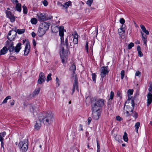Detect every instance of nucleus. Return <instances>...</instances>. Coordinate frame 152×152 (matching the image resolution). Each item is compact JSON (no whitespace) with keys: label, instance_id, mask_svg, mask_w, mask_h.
Returning a JSON list of instances; mask_svg holds the SVG:
<instances>
[{"label":"nucleus","instance_id":"obj_1","mask_svg":"<svg viewBox=\"0 0 152 152\" xmlns=\"http://www.w3.org/2000/svg\"><path fill=\"white\" fill-rule=\"evenodd\" d=\"M39 119L42 120L45 125H50L54 120L53 114L51 112L41 114L39 115Z\"/></svg>","mask_w":152,"mask_h":152},{"label":"nucleus","instance_id":"obj_2","mask_svg":"<svg viewBox=\"0 0 152 152\" xmlns=\"http://www.w3.org/2000/svg\"><path fill=\"white\" fill-rule=\"evenodd\" d=\"M54 28L56 29L57 28L59 29V35L61 37V43L64 45H65L67 48L69 47V46L68 44V40L67 38L66 39L65 42H64V32L66 31L64 29V27L63 26L58 27L56 26L53 28H52V31L54 32H56L57 31H55L54 30Z\"/></svg>","mask_w":152,"mask_h":152},{"label":"nucleus","instance_id":"obj_3","mask_svg":"<svg viewBox=\"0 0 152 152\" xmlns=\"http://www.w3.org/2000/svg\"><path fill=\"white\" fill-rule=\"evenodd\" d=\"M134 105L133 100H127L125 102L124 110V112L125 111L127 116L130 115V113L133 112Z\"/></svg>","mask_w":152,"mask_h":152},{"label":"nucleus","instance_id":"obj_4","mask_svg":"<svg viewBox=\"0 0 152 152\" xmlns=\"http://www.w3.org/2000/svg\"><path fill=\"white\" fill-rule=\"evenodd\" d=\"M21 152H26L28 148V140H25L24 142H20L19 144Z\"/></svg>","mask_w":152,"mask_h":152},{"label":"nucleus","instance_id":"obj_5","mask_svg":"<svg viewBox=\"0 0 152 152\" xmlns=\"http://www.w3.org/2000/svg\"><path fill=\"white\" fill-rule=\"evenodd\" d=\"M150 86L148 89L149 92L147 95V106L148 107L152 102V84H149Z\"/></svg>","mask_w":152,"mask_h":152},{"label":"nucleus","instance_id":"obj_6","mask_svg":"<svg viewBox=\"0 0 152 152\" xmlns=\"http://www.w3.org/2000/svg\"><path fill=\"white\" fill-rule=\"evenodd\" d=\"M78 35L77 33L75 34L73 36V35L70 36L69 37V41L70 43V46H72V45L71 44V41H72L73 39V42L74 44H77L78 42Z\"/></svg>","mask_w":152,"mask_h":152},{"label":"nucleus","instance_id":"obj_7","mask_svg":"<svg viewBox=\"0 0 152 152\" xmlns=\"http://www.w3.org/2000/svg\"><path fill=\"white\" fill-rule=\"evenodd\" d=\"M108 66H102L101 68L100 75L102 78L104 77L109 72V70H108L107 68Z\"/></svg>","mask_w":152,"mask_h":152},{"label":"nucleus","instance_id":"obj_8","mask_svg":"<svg viewBox=\"0 0 152 152\" xmlns=\"http://www.w3.org/2000/svg\"><path fill=\"white\" fill-rule=\"evenodd\" d=\"M46 78L44 74L42 72H41L39 75L37 83L39 84H41L45 80Z\"/></svg>","mask_w":152,"mask_h":152},{"label":"nucleus","instance_id":"obj_9","mask_svg":"<svg viewBox=\"0 0 152 152\" xmlns=\"http://www.w3.org/2000/svg\"><path fill=\"white\" fill-rule=\"evenodd\" d=\"M72 77L74 78V82L73 83V87L72 88V94L74 92L75 88H76L77 90H78V86L77 85L78 80L76 75H75V76H73Z\"/></svg>","mask_w":152,"mask_h":152},{"label":"nucleus","instance_id":"obj_10","mask_svg":"<svg viewBox=\"0 0 152 152\" xmlns=\"http://www.w3.org/2000/svg\"><path fill=\"white\" fill-rule=\"evenodd\" d=\"M92 112H100V107L95 103H91Z\"/></svg>","mask_w":152,"mask_h":152},{"label":"nucleus","instance_id":"obj_11","mask_svg":"<svg viewBox=\"0 0 152 152\" xmlns=\"http://www.w3.org/2000/svg\"><path fill=\"white\" fill-rule=\"evenodd\" d=\"M37 16L38 20L39 21H44L46 20L45 14L44 13H39L37 14Z\"/></svg>","mask_w":152,"mask_h":152},{"label":"nucleus","instance_id":"obj_12","mask_svg":"<svg viewBox=\"0 0 152 152\" xmlns=\"http://www.w3.org/2000/svg\"><path fill=\"white\" fill-rule=\"evenodd\" d=\"M50 23L48 22H44L41 23L40 25V28H42L46 31L49 28Z\"/></svg>","mask_w":152,"mask_h":152},{"label":"nucleus","instance_id":"obj_13","mask_svg":"<svg viewBox=\"0 0 152 152\" xmlns=\"http://www.w3.org/2000/svg\"><path fill=\"white\" fill-rule=\"evenodd\" d=\"M92 118L95 120H98L100 115V111L92 112Z\"/></svg>","mask_w":152,"mask_h":152},{"label":"nucleus","instance_id":"obj_14","mask_svg":"<svg viewBox=\"0 0 152 152\" xmlns=\"http://www.w3.org/2000/svg\"><path fill=\"white\" fill-rule=\"evenodd\" d=\"M96 104L100 107L103 106L104 104V100L102 99H99L96 100L95 102Z\"/></svg>","mask_w":152,"mask_h":152},{"label":"nucleus","instance_id":"obj_15","mask_svg":"<svg viewBox=\"0 0 152 152\" xmlns=\"http://www.w3.org/2000/svg\"><path fill=\"white\" fill-rule=\"evenodd\" d=\"M42 120H40L39 118V120L36 121L35 125L34 126V129L37 130H39L41 126V121Z\"/></svg>","mask_w":152,"mask_h":152},{"label":"nucleus","instance_id":"obj_16","mask_svg":"<svg viewBox=\"0 0 152 152\" xmlns=\"http://www.w3.org/2000/svg\"><path fill=\"white\" fill-rule=\"evenodd\" d=\"M30 48V46L29 43L28 42H27L24 51V55H27L28 54L29 52Z\"/></svg>","mask_w":152,"mask_h":152},{"label":"nucleus","instance_id":"obj_17","mask_svg":"<svg viewBox=\"0 0 152 152\" xmlns=\"http://www.w3.org/2000/svg\"><path fill=\"white\" fill-rule=\"evenodd\" d=\"M7 44H10L8 48L10 52H14V48L13 46L14 45L13 42H11V41H7Z\"/></svg>","mask_w":152,"mask_h":152},{"label":"nucleus","instance_id":"obj_18","mask_svg":"<svg viewBox=\"0 0 152 152\" xmlns=\"http://www.w3.org/2000/svg\"><path fill=\"white\" fill-rule=\"evenodd\" d=\"M64 53V49L63 48L62 50L60 51V56L62 62L63 63H65V61L66 60V57L63 55Z\"/></svg>","mask_w":152,"mask_h":152},{"label":"nucleus","instance_id":"obj_19","mask_svg":"<svg viewBox=\"0 0 152 152\" xmlns=\"http://www.w3.org/2000/svg\"><path fill=\"white\" fill-rule=\"evenodd\" d=\"M46 31L39 26V30L38 32V35L39 36L41 37L45 34Z\"/></svg>","mask_w":152,"mask_h":152},{"label":"nucleus","instance_id":"obj_20","mask_svg":"<svg viewBox=\"0 0 152 152\" xmlns=\"http://www.w3.org/2000/svg\"><path fill=\"white\" fill-rule=\"evenodd\" d=\"M22 44L21 43H18L17 44L16 47L14 48V52L18 53L21 49L20 46Z\"/></svg>","mask_w":152,"mask_h":152},{"label":"nucleus","instance_id":"obj_21","mask_svg":"<svg viewBox=\"0 0 152 152\" xmlns=\"http://www.w3.org/2000/svg\"><path fill=\"white\" fill-rule=\"evenodd\" d=\"M141 34L142 35V39L144 43V44H146L147 36L142 31L141 32Z\"/></svg>","mask_w":152,"mask_h":152},{"label":"nucleus","instance_id":"obj_22","mask_svg":"<svg viewBox=\"0 0 152 152\" xmlns=\"http://www.w3.org/2000/svg\"><path fill=\"white\" fill-rule=\"evenodd\" d=\"M7 51L8 49L6 47H4L0 50V55L5 54L7 52Z\"/></svg>","mask_w":152,"mask_h":152},{"label":"nucleus","instance_id":"obj_23","mask_svg":"<svg viewBox=\"0 0 152 152\" xmlns=\"http://www.w3.org/2000/svg\"><path fill=\"white\" fill-rule=\"evenodd\" d=\"M140 27L143 31L145 33L146 35H148L149 34V31L146 30L145 27L142 25L141 24Z\"/></svg>","mask_w":152,"mask_h":152},{"label":"nucleus","instance_id":"obj_24","mask_svg":"<svg viewBox=\"0 0 152 152\" xmlns=\"http://www.w3.org/2000/svg\"><path fill=\"white\" fill-rule=\"evenodd\" d=\"M76 68L75 66L74 65V64H71V66H70V70L72 71L73 74H74L75 73V72L76 70Z\"/></svg>","mask_w":152,"mask_h":152},{"label":"nucleus","instance_id":"obj_25","mask_svg":"<svg viewBox=\"0 0 152 152\" xmlns=\"http://www.w3.org/2000/svg\"><path fill=\"white\" fill-rule=\"evenodd\" d=\"M15 8L16 10L18 12H20L21 10V6L20 4L18 3L16 6Z\"/></svg>","mask_w":152,"mask_h":152},{"label":"nucleus","instance_id":"obj_26","mask_svg":"<svg viewBox=\"0 0 152 152\" xmlns=\"http://www.w3.org/2000/svg\"><path fill=\"white\" fill-rule=\"evenodd\" d=\"M140 126V123L139 122L136 123L134 126L135 128V130L136 132L137 133L138 132V130L139 127Z\"/></svg>","mask_w":152,"mask_h":152},{"label":"nucleus","instance_id":"obj_27","mask_svg":"<svg viewBox=\"0 0 152 152\" xmlns=\"http://www.w3.org/2000/svg\"><path fill=\"white\" fill-rule=\"evenodd\" d=\"M40 90V88H37L35 89V91L33 92V95L34 96L38 94L39 93Z\"/></svg>","mask_w":152,"mask_h":152},{"label":"nucleus","instance_id":"obj_28","mask_svg":"<svg viewBox=\"0 0 152 152\" xmlns=\"http://www.w3.org/2000/svg\"><path fill=\"white\" fill-rule=\"evenodd\" d=\"M6 134V133L5 132H4L1 133H0V141H3V137H4Z\"/></svg>","mask_w":152,"mask_h":152},{"label":"nucleus","instance_id":"obj_29","mask_svg":"<svg viewBox=\"0 0 152 152\" xmlns=\"http://www.w3.org/2000/svg\"><path fill=\"white\" fill-rule=\"evenodd\" d=\"M115 139L117 141L120 142H121L122 140V138L121 136L119 135H117L115 137Z\"/></svg>","mask_w":152,"mask_h":152},{"label":"nucleus","instance_id":"obj_30","mask_svg":"<svg viewBox=\"0 0 152 152\" xmlns=\"http://www.w3.org/2000/svg\"><path fill=\"white\" fill-rule=\"evenodd\" d=\"M71 4V2L70 1H69L65 3L64 4L62 5V6H63L64 8L66 9Z\"/></svg>","mask_w":152,"mask_h":152},{"label":"nucleus","instance_id":"obj_31","mask_svg":"<svg viewBox=\"0 0 152 152\" xmlns=\"http://www.w3.org/2000/svg\"><path fill=\"white\" fill-rule=\"evenodd\" d=\"M123 138L125 142H127L128 141V138L127 137V134L126 132L124 133V135L123 136Z\"/></svg>","mask_w":152,"mask_h":152},{"label":"nucleus","instance_id":"obj_32","mask_svg":"<svg viewBox=\"0 0 152 152\" xmlns=\"http://www.w3.org/2000/svg\"><path fill=\"white\" fill-rule=\"evenodd\" d=\"M31 22L33 24H36L37 22V19L35 18H33L31 20Z\"/></svg>","mask_w":152,"mask_h":152},{"label":"nucleus","instance_id":"obj_33","mask_svg":"<svg viewBox=\"0 0 152 152\" xmlns=\"http://www.w3.org/2000/svg\"><path fill=\"white\" fill-rule=\"evenodd\" d=\"M130 115H132L134 117L135 119H136L138 117V115L137 113L135 111L133 112V111L132 113H131Z\"/></svg>","mask_w":152,"mask_h":152},{"label":"nucleus","instance_id":"obj_34","mask_svg":"<svg viewBox=\"0 0 152 152\" xmlns=\"http://www.w3.org/2000/svg\"><path fill=\"white\" fill-rule=\"evenodd\" d=\"M25 31V30L24 29H18L17 30V32H16L15 33L16 34V33L17 32V33L19 34H22Z\"/></svg>","mask_w":152,"mask_h":152},{"label":"nucleus","instance_id":"obj_35","mask_svg":"<svg viewBox=\"0 0 152 152\" xmlns=\"http://www.w3.org/2000/svg\"><path fill=\"white\" fill-rule=\"evenodd\" d=\"M11 98V97L10 96H7V97L4 99L3 101L2 102L3 104L6 103L8 99H10Z\"/></svg>","mask_w":152,"mask_h":152},{"label":"nucleus","instance_id":"obj_36","mask_svg":"<svg viewBox=\"0 0 152 152\" xmlns=\"http://www.w3.org/2000/svg\"><path fill=\"white\" fill-rule=\"evenodd\" d=\"M22 7L23 13L25 14H26L27 13V9L25 5H24Z\"/></svg>","mask_w":152,"mask_h":152},{"label":"nucleus","instance_id":"obj_37","mask_svg":"<svg viewBox=\"0 0 152 152\" xmlns=\"http://www.w3.org/2000/svg\"><path fill=\"white\" fill-rule=\"evenodd\" d=\"M92 77L93 80L94 82L95 83L96 77V75L95 73H92Z\"/></svg>","mask_w":152,"mask_h":152},{"label":"nucleus","instance_id":"obj_38","mask_svg":"<svg viewBox=\"0 0 152 152\" xmlns=\"http://www.w3.org/2000/svg\"><path fill=\"white\" fill-rule=\"evenodd\" d=\"M8 18L10 19V21L12 22H14L15 20V18L13 15L11 16Z\"/></svg>","mask_w":152,"mask_h":152},{"label":"nucleus","instance_id":"obj_39","mask_svg":"<svg viewBox=\"0 0 152 152\" xmlns=\"http://www.w3.org/2000/svg\"><path fill=\"white\" fill-rule=\"evenodd\" d=\"M6 14L8 18H9L12 15L11 12L8 10H6Z\"/></svg>","mask_w":152,"mask_h":152},{"label":"nucleus","instance_id":"obj_40","mask_svg":"<svg viewBox=\"0 0 152 152\" xmlns=\"http://www.w3.org/2000/svg\"><path fill=\"white\" fill-rule=\"evenodd\" d=\"M52 75L51 73H49L47 77V82L51 80V76Z\"/></svg>","mask_w":152,"mask_h":152},{"label":"nucleus","instance_id":"obj_41","mask_svg":"<svg viewBox=\"0 0 152 152\" xmlns=\"http://www.w3.org/2000/svg\"><path fill=\"white\" fill-rule=\"evenodd\" d=\"M93 0H88L87 1L86 4L89 7H91L93 3Z\"/></svg>","mask_w":152,"mask_h":152},{"label":"nucleus","instance_id":"obj_42","mask_svg":"<svg viewBox=\"0 0 152 152\" xmlns=\"http://www.w3.org/2000/svg\"><path fill=\"white\" fill-rule=\"evenodd\" d=\"M122 30L123 29L121 28L118 30V32L120 36L123 35L124 34V33H123V30Z\"/></svg>","mask_w":152,"mask_h":152},{"label":"nucleus","instance_id":"obj_43","mask_svg":"<svg viewBox=\"0 0 152 152\" xmlns=\"http://www.w3.org/2000/svg\"><path fill=\"white\" fill-rule=\"evenodd\" d=\"M134 44L132 42H131L129 44L128 46V48L129 49H130L132 47L134 46Z\"/></svg>","mask_w":152,"mask_h":152},{"label":"nucleus","instance_id":"obj_44","mask_svg":"<svg viewBox=\"0 0 152 152\" xmlns=\"http://www.w3.org/2000/svg\"><path fill=\"white\" fill-rule=\"evenodd\" d=\"M133 90H131L130 89L128 90V91L127 94L128 95H131L133 94Z\"/></svg>","mask_w":152,"mask_h":152},{"label":"nucleus","instance_id":"obj_45","mask_svg":"<svg viewBox=\"0 0 152 152\" xmlns=\"http://www.w3.org/2000/svg\"><path fill=\"white\" fill-rule=\"evenodd\" d=\"M126 25H125L122 24L121 26V28L122 29V30H123V33H124L125 31L126 30Z\"/></svg>","mask_w":152,"mask_h":152},{"label":"nucleus","instance_id":"obj_46","mask_svg":"<svg viewBox=\"0 0 152 152\" xmlns=\"http://www.w3.org/2000/svg\"><path fill=\"white\" fill-rule=\"evenodd\" d=\"M124 70H122L121 72V79L122 80L124 76Z\"/></svg>","mask_w":152,"mask_h":152},{"label":"nucleus","instance_id":"obj_47","mask_svg":"<svg viewBox=\"0 0 152 152\" xmlns=\"http://www.w3.org/2000/svg\"><path fill=\"white\" fill-rule=\"evenodd\" d=\"M114 95V92L112 91H111L110 94V99H113V98Z\"/></svg>","mask_w":152,"mask_h":152},{"label":"nucleus","instance_id":"obj_48","mask_svg":"<svg viewBox=\"0 0 152 152\" xmlns=\"http://www.w3.org/2000/svg\"><path fill=\"white\" fill-rule=\"evenodd\" d=\"M120 22L121 24H123L125 22V20L123 18H121L120 19Z\"/></svg>","mask_w":152,"mask_h":152},{"label":"nucleus","instance_id":"obj_49","mask_svg":"<svg viewBox=\"0 0 152 152\" xmlns=\"http://www.w3.org/2000/svg\"><path fill=\"white\" fill-rule=\"evenodd\" d=\"M29 107H30V111L32 112H34V110H35V107H34L32 106L31 105Z\"/></svg>","mask_w":152,"mask_h":152},{"label":"nucleus","instance_id":"obj_50","mask_svg":"<svg viewBox=\"0 0 152 152\" xmlns=\"http://www.w3.org/2000/svg\"><path fill=\"white\" fill-rule=\"evenodd\" d=\"M140 75L141 72L139 71H137L135 74V75L136 76H140Z\"/></svg>","mask_w":152,"mask_h":152},{"label":"nucleus","instance_id":"obj_51","mask_svg":"<svg viewBox=\"0 0 152 152\" xmlns=\"http://www.w3.org/2000/svg\"><path fill=\"white\" fill-rule=\"evenodd\" d=\"M116 119L118 121H121L122 119V118L119 116H116Z\"/></svg>","mask_w":152,"mask_h":152},{"label":"nucleus","instance_id":"obj_52","mask_svg":"<svg viewBox=\"0 0 152 152\" xmlns=\"http://www.w3.org/2000/svg\"><path fill=\"white\" fill-rule=\"evenodd\" d=\"M43 4L44 6H47L48 5V3L47 1L46 0H44L43 1Z\"/></svg>","mask_w":152,"mask_h":152},{"label":"nucleus","instance_id":"obj_53","mask_svg":"<svg viewBox=\"0 0 152 152\" xmlns=\"http://www.w3.org/2000/svg\"><path fill=\"white\" fill-rule=\"evenodd\" d=\"M86 49L87 50V52H88V44L87 42H86Z\"/></svg>","mask_w":152,"mask_h":152},{"label":"nucleus","instance_id":"obj_54","mask_svg":"<svg viewBox=\"0 0 152 152\" xmlns=\"http://www.w3.org/2000/svg\"><path fill=\"white\" fill-rule=\"evenodd\" d=\"M138 56L140 57H142L143 56V54L142 53L141 51H139L138 52Z\"/></svg>","mask_w":152,"mask_h":152},{"label":"nucleus","instance_id":"obj_55","mask_svg":"<svg viewBox=\"0 0 152 152\" xmlns=\"http://www.w3.org/2000/svg\"><path fill=\"white\" fill-rule=\"evenodd\" d=\"M97 150H100V145L99 144V142H98V141H97Z\"/></svg>","mask_w":152,"mask_h":152},{"label":"nucleus","instance_id":"obj_56","mask_svg":"<svg viewBox=\"0 0 152 152\" xmlns=\"http://www.w3.org/2000/svg\"><path fill=\"white\" fill-rule=\"evenodd\" d=\"M11 31H9V32L8 33V37H7V38H8V39L10 40V41H11V40H12V39L11 40V39L9 37V36L11 35Z\"/></svg>","mask_w":152,"mask_h":152},{"label":"nucleus","instance_id":"obj_57","mask_svg":"<svg viewBox=\"0 0 152 152\" xmlns=\"http://www.w3.org/2000/svg\"><path fill=\"white\" fill-rule=\"evenodd\" d=\"M137 50L138 52L139 51H141V48L140 46L138 45L137 47Z\"/></svg>","mask_w":152,"mask_h":152},{"label":"nucleus","instance_id":"obj_58","mask_svg":"<svg viewBox=\"0 0 152 152\" xmlns=\"http://www.w3.org/2000/svg\"><path fill=\"white\" fill-rule=\"evenodd\" d=\"M12 2H13L14 3H15L16 4L18 3V1L17 0H12Z\"/></svg>","mask_w":152,"mask_h":152},{"label":"nucleus","instance_id":"obj_59","mask_svg":"<svg viewBox=\"0 0 152 152\" xmlns=\"http://www.w3.org/2000/svg\"><path fill=\"white\" fill-rule=\"evenodd\" d=\"M36 34L34 32H33L31 33V35L33 37H35L36 36Z\"/></svg>","mask_w":152,"mask_h":152},{"label":"nucleus","instance_id":"obj_60","mask_svg":"<svg viewBox=\"0 0 152 152\" xmlns=\"http://www.w3.org/2000/svg\"><path fill=\"white\" fill-rule=\"evenodd\" d=\"M56 83H57V84H58V86H59V79H58V78L57 77H56Z\"/></svg>","mask_w":152,"mask_h":152},{"label":"nucleus","instance_id":"obj_61","mask_svg":"<svg viewBox=\"0 0 152 152\" xmlns=\"http://www.w3.org/2000/svg\"><path fill=\"white\" fill-rule=\"evenodd\" d=\"M91 118L89 117V118H88V123L89 124H90V123L91 122Z\"/></svg>","mask_w":152,"mask_h":152},{"label":"nucleus","instance_id":"obj_62","mask_svg":"<svg viewBox=\"0 0 152 152\" xmlns=\"http://www.w3.org/2000/svg\"><path fill=\"white\" fill-rule=\"evenodd\" d=\"M33 44L34 46H36V41L34 39H33Z\"/></svg>","mask_w":152,"mask_h":152},{"label":"nucleus","instance_id":"obj_63","mask_svg":"<svg viewBox=\"0 0 152 152\" xmlns=\"http://www.w3.org/2000/svg\"><path fill=\"white\" fill-rule=\"evenodd\" d=\"M128 99L127 100H133V99H131V96L130 95H128Z\"/></svg>","mask_w":152,"mask_h":152},{"label":"nucleus","instance_id":"obj_64","mask_svg":"<svg viewBox=\"0 0 152 152\" xmlns=\"http://www.w3.org/2000/svg\"><path fill=\"white\" fill-rule=\"evenodd\" d=\"M14 104V100H13L10 103V104L11 105H13Z\"/></svg>","mask_w":152,"mask_h":152}]
</instances>
